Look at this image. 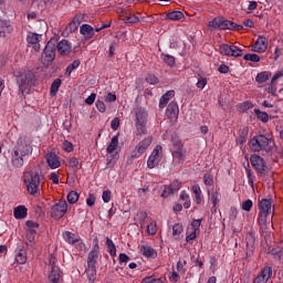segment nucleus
<instances>
[{"label":"nucleus","mask_w":283,"mask_h":283,"mask_svg":"<svg viewBox=\"0 0 283 283\" xmlns=\"http://www.w3.org/2000/svg\"><path fill=\"white\" fill-rule=\"evenodd\" d=\"M209 27L213 30H233V22L222 18H214L209 22Z\"/></svg>","instance_id":"9b49d317"},{"label":"nucleus","mask_w":283,"mask_h":283,"mask_svg":"<svg viewBox=\"0 0 283 283\" xmlns=\"http://www.w3.org/2000/svg\"><path fill=\"white\" fill-rule=\"evenodd\" d=\"M106 247L108 249V253L112 258H116V244H114V241L109 239V237H106Z\"/></svg>","instance_id":"4c0bfd02"},{"label":"nucleus","mask_w":283,"mask_h":283,"mask_svg":"<svg viewBox=\"0 0 283 283\" xmlns=\"http://www.w3.org/2000/svg\"><path fill=\"white\" fill-rule=\"evenodd\" d=\"M174 96H176L175 91H168L166 94H164L159 99L160 109H165V107H167V103H169Z\"/></svg>","instance_id":"bb28decb"},{"label":"nucleus","mask_w":283,"mask_h":283,"mask_svg":"<svg viewBox=\"0 0 283 283\" xmlns=\"http://www.w3.org/2000/svg\"><path fill=\"white\" fill-rule=\"evenodd\" d=\"M80 32L83 36H86V39H92V36H94V28L90 24H83L80 28Z\"/></svg>","instance_id":"7c9ffc66"},{"label":"nucleus","mask_w":283,"mask_h":283,"mask_svg":"<svg viewBox=\"0 0 283 283\" xmlns=\"http://www.w3.org/2000/svg\"><path fill=\"white\" fill-rule=\"evenodd\" d=\"M245 241H247L248 247H253V244H255V237L253 234L249 233L245 237Z\"/></svg>","instance_id":"13d9d810"},{"label":"nucleus","mask_w":283,"mask_h":283,"mask_svg":"<svg viewBox=\"0 0 283 283\" xmlns=\"http://www.w3.org/2000/svg\"><path fill=\"white\" fill-rule=\"evenodd\" d=\"M160 59L168 65V67H174V65H176V57L174 55L163 53Z\"/></svg>","instance_id":"c9c22d12"},{"label":"nucleus","mask_w":283,"mask_h":283,"mask_svg":"<svg viewBox=\"0 0 283 283\" xmlns=\"http://www.w3.org/2000/svg\"><path fill=\"white\" fill-rule=\"evenodd\" d=\"M185 154H187L185 151V149H178V150H174L172 151V156L177 159V160H185Z\"/></svg>","instance_id":"603ef678"},{"label":"nucleus","mask_w":283,"mask_h":283,"mask_svg":"<svg viewBox=\"0 0 283 283\" xmlns=\"http://www.w3.org/2000/svg\"><path fill=\"white\" fill-rule=\"evenodd\" d=\"M85 274L88 283L96 282V265H87L85 269Z\"/></svg>","instance_id":"c85d7f7f"},{"label":"nucleus","mask_w":283,"mask_h":283,"mask_svg":"<svg viewBox=\"0 0 283 283\" xmlns=\"http://www.w3.org/2000/svg\"><path fill=\"white\" fill-rule=\"evenodd\" d=\"M124 21H125V23H138V21H140V19H138V17H136L135 14L127 13L125 15Z\"/></svg>","instance_id":"8fccbe9b"},{"label":"nucleus","mask_w":283,"mask_h":283,"mask_svg":"<svg viewBox=\"0 0 283 283\" xmlns=\"http://www.w3.org/2000/svg\"><path fill=\"white\" fill-rule=\"evenodd\" d=\"M118 147V135L112 137L109 145L106 148L107 154H114Z\"/></svg>","instance_id":"473e14b6"},{"label":"nucleus","mask_w":283,"mask_h":283,"mask_svg":"<svg viewBox=\"0 0 283 283\" xmlns=\"http://www.w3.org/2000/svg\"><path fill=\"white\" fill-rule=\"evenodd\" d=\"M244 61H251L252 63H260V55L255 53H248L243 56Z\"/></svg>","instance_id":"de8ad7c7"},{"label":"nucleus","mask_w":283,"mask_h":283,"mask_svg":"<svg viewBox=\"0 0 283 283\" xmlns=\"http://www.w3.org/2000/svg\"><path fill=\"white\" fill-rule=\"evenodd\" d=\"M93 242H94L93 249L90 251L87 256V265L96 266V262L101 253V248L98 247V239H94Z\"/></svg>","instance_id":"ddd939ff"},{"label":"nucleus","mask_w":283,"mask_h":283,"mask_svg":"<svg viewBox=\"0 0 283 283\" xmlns=\"http://www.w3.org/2000/svg\"><path fill=\"white\" fill-rule=\"evenodd\" d=\"M24 185L30 196H36L39 188L41 187V176L39 172L29 171L24 175Z\"/></svg>","instance_id":"20e7f679"},{"label":"nucleus","mask_w":283,"mask_h":283,"mask_svg":"<svg viewBox=\"0 0 283 283\" xmlns=\"http://www.w3.org/2000/svg\"><path fill=\"white\" fill-rule=\"evenodd\" d=\"M146 82L149 83L150 85H157L158 77H156V75H154V74H148L146 76Z\"/></svg>","instance_id":"6e6d98bb"},{"label":"nucleus","mask_w":283,"mask_h":283,"mask_svg":"<svg viewBox=\"0 0 283 283\" xmlns=\"http://www.w3.org/2000/svg\"><path fill=\"white\" fill-rule=\"evenodd\" d=\"M254 114L258 120H261L262 123H269V113L262 112L260 108H255Z\"/></svg>","instance_id":"58836bf2"},{"label":"nucleus","mask_w":283,"mask_h":283,"mask_svg":"<svg viewBox=\"0 0 283 283\" xmlns=\"http://www.w3.org/2000/svg\"><path fill=\"white\" fill-rule=\"evenodd\" d=\"M78 197H80V196H78V192L72 190V191H70L69 195H67V202H69L70 205H76V202H78Z\"/></svg>","instance_id":"c03bdc74"},{"label":"nucleus","mask_w":283,"mask_h":283,"mask_svg":"<svg viewBox=\"0 0 283 283\" xmlns=\"http://www.w3.org/2000/svg\"><path fill=\"white\" fill-rule=\"evenodd\" d=\"M59 87H61V78H56L51 84V96H56V93L59 92Z\"/></svg>","instance_id":"37998d69"},{"label":"nucleus","mask_w":283,"mask_h":283,"mask_svg":"<svg viewBox=\"0 0 283 283\" xmlns=\"http://www.w3.org/2000/svg\"><path fill=\"white\" fill-rule=\"evenodd\" d=\"M147 231L149 233V235H156V233H158V226H156V222H150L147 226Z\"/></svg>","instance_id":"3c124183"},{"label":"nucleus","mask_w":283,"mask_h":283,"mask_svg":"<svg viewBox=\"0 0 283 283\" xmlns=\"http://www.w3.org/2000/svg\"><path fill=\"white\" fill-rule=\"evenodd\" d=\"M249 138V127H242L239 129V136L237 138L238 145H244Z\"/></svg>","instance_id":"c756f323"},{"label":"nucleus","mask_w":283,"mask_h":283,"mask_svg":"<svg viewBox=\"0 0 283 283\" xmlns=\"http://www.w3.org/2000/svg\"><path fill=\"white\" fill-rule=\"evenodd\" d=\"M151 143H154V138L151 136L144 138L132 150L130 158L133 159L140 158V156H143L146 149H149Z\"/></svg>","instance_id":"423d86ee"},{"label":"nucleus","mask_w":283,"mask_h":283,"mask_svg":"<svg viewBox=\"0 0 283 283\" xmlns=\"http://www.w3.org/2000/svg\"><path fill=\"white\" fill-rule=\"evenodd\" d=\"M12 23L6 19H0V38H6L8 34H12Z\"/></svg>","instance_id":"5701e85b"},{"label":"nucleus","mask_w":283,"mask_h":283,"mask_svg":"<svg viewBox=\"0 0 283 283\" xmlns=\"http://www.w3.org/2000/svg\"><path fill=\"white\" fill-rule=\"evenodd\" d=\"M56 48L61 56H67V54L72 52V43H70L67 40L60 41L59 44H55V49Z\"/></svg>","instance_id":"6ab92c4d"},{"label":"nucleus","mask_w":283,"mask_h":283,"mask_svg":"<svg viewBox=\"0 0 283 283\" xmlns=\"http://www.w3.org/2000/svg\"><path fill=\"white\" fill-rule=\"evenodd\" d=\"M208 196H210V200L213 205V207H217L220 202V192L216 189L208 190Z\"/></svg>","instance_id":"72a5a7b5"},{"label":"nucleus","mask_w":283,"mask_h":283,"mask_svg":"<svg viewBox=\"0 0 283 283\" xmlns=\"http://www.w3.org/2000/svg\"><path fill=\"white\" fill-rule=\"evenodd\" d=\"M64 151H67L69 154L74 150V145L72 143L65 140L62 145Z\"/></svg>","instance_id":"4d7b16f0"},{"label":"nucleus","mask_w":283,"mask_h":283,"mask_svg":"<svg viewBox=\"0 0 283 283\" xmlns=\"http://www.w3.org/2000/svg\"><path fill=\"white\" fill-rule=\"evenodd\" d=\"M67 165L69 167H72V168L78 167V158L72 157L71 159H69Z\"/></svg>","instance_id":"774afa93"},{"label":"nucleus","mask_w":283,"mask_h":283,"mask_svg":"<svg viewBox=\"0 0 283 283\" xmlns=\"http://www.w3.org/2000/svg\"><path fill=\"white\" fill-rule=\"evenodd\" d=\"M166 19L170 21H180V19H185V13L182 11H172L166 14Z\"/></svg>","instance_id":"f704fd0d"},{"label":"nucleus","mask_w":283,"mask_h":283,"mask_svg":"<svg viewBox=\"0 0 283 283\" xmlns=\"http://www.w3.org/2000/svg\"><path fill=\"white\" fill-rule=\"evenodd\" d=\"M15 262L18 264H25V262H28V253L25 252V250L21 249L17 251Z\"/></svg>","instance_id":"2f4dec72"},{"label":"nucleus","mask_w":283,"mask_h":283,"mask_svg":"<svg viewBox=\"0 0 283 283\" xmlns=\"http://www.w3.org/2000/svg\"><path fill=\"white\" fill-rule=\"evenodd\" d=\"M219 52L220 54H224V56H234V57L242 56V54H244L242 49H240V46L235 44H232V45L221 44L219 48Z\"/></svg>","instance_id":"9d476101"},{"label":"nucleus","mask_w":283,"mask_h":283,"mask_svg":"<svg viewBox=\"0 0 283 283\" xmlns=\"http://www.w3.org/2000/svg\"><path fill=\"white\" fill-rule=\"evenodd\" d=\"M180 200H182L185 209H189L191 207V199L189 198V193H187V191H181Z\"/></svg>","instance_id":"ea45409f"},{"label":"nucleus","mask_w":283,"mask_h":283,"mask_svg":"<svg viewBox=\"0 0 283 283\" xmlns=\"http://www.w3.org/2000/svg\"><path fill=\"white\" fill-rule=\"evenodd\" d=\"M269 216H271L270 213L266 212H259V226L261 227L262 231L266 230V226L269 224V227H271V218H269Z\"/></svg>","instance_id":"393cba45"},{"label":"nucleus","mask_w":283,"mask_h":283,"mask_svg":"<svg viewBox=\"0 0 283 283\" xmlns=\"http://www.w3.org/2000/svg\"><path fill=\"white\" fill-rule=\"evenodd\" d=\"M63 280V272H61V268L53 266L51 268L48 276V283H61Z\"/></svg>","instance_id":"2eb2a0df"},{"label":"nucleus","mask_w":283,"mask_h":283,"mask_svg":"<svg viewBox=\"0 0 283 283\" xmlns=\"http://www.w3.org/2000/svg\"><path fill=\"white\" fill-rule=\"evenodd\" d=\"M171 143H172L175 150L184 149V147H185V145L182 144V140H180V137H178V136H172Z\"/></svg>","instance_id":"79ce46f5"},{"label":"nucleus","mask_w":283,"mask_h":283,"mask_svg":"<svg viewBox=\"0 0 283 283\" xmlns=\"http://www.w3.org/2000/svg\"><path fill=\"white\" fill-rule=\"evenodd\" d=\"M63 238H64L65 242L75 247V249H77V251H83V249H85V244L83 243V240L81 239V237H78L74 233H72L70 231H65V232H63Z\"/></svg>","instance_id":"1a4fd4ad"},{"label":"nucleus","mask_w":283,"mask_h":283,"mask_svg":"<svg viewBox=\"0 0 283 283\" xmlns=\"http://www.w3.org/2000/svg\"><path fill=\"white\" fill-rule=\"evenodd\" d=\"M54 59H56V39H51L42 52L41 63L45 67H50L54 63Z\"/></svg>","instance_id":"39448f33"},{"label":"nucleus","mask_w":283,"mask_h":283,"mask_svg":"<svg viewBox=\"0 0 283 283\" xmlns=\"http://www.w3.org/2000/svg\"><path fill=\"white\" fill-rule=\"evenodd\" d=\"M65 213H67V201L65 200H60L51 208V218L54 220H61Z\"/></svg>","instance_id":"6e6552de"},{"label":"nucleus","mask_w":283,"mask_h":283,"mask_svg":"<svg viewBox=\"0 0 283 283\" xmlns=\"http://www.w3.org/2000/svg\"><path fill=\"white\" fill-rule=\"evenodd\" d=\"M134 112H135V118H136L135 124H147V118L149 114L145 108L136 107Z\"/></svg>","instance_id":"b1692460"},{"label":"nucleus","mask_w":283,"mask_h":283,"mask_svg":"<svg viewBox=\"0 0 283 283\" xmlns=\"http://www.w3.org/2000/svg\"><path fill=\"white\" fill-rule=\"evenodd\" d=\"M105 103H116V94L107 93L105 96Z\"/></svg>","instance_id":"680f3d73"},{"label":"nucleus","mask_w":283,"mask_h":283,"mask_svg":"<svg viewBox=\"0 0 283 283\" xmlns=\"http://www.w3.org/2000/svg\"><path fill=\"white\" fill-rule=\"evenodd\" d=\"M137 136H147V124H135Z\"/></svg>","instance_id":"a18cd8bd"},{"label":"nucleus","mask_w":283,"mask_h":283,"mask_svg":"<svg viewBox=\"0 0 283 283\" xmlns=\"http://www.w3.org/2000/svg\"><path fill=\"white\" fill-rule=\"evenodd\" d=\"M273 277V268L265 266L261 273L253 280V283H266Z\"/></svg>","instance_id":"4468645a"},{"label":"nucleus","mask_w":283,"mask_h":283,"mask_svg":"<svg viewBox=\"0 0 283 283\" xmlns=\"http://www.w3.org/2000/svg\"><path fill=\"white\" fill-rule=\"evenodd\" d=\"M249 147L251 151L271 154V151H273V147H275V143L273 139L260 134L250 139Z\"/></svg>","instance_id":"f03ea898"},{"label":"nucleus","mask_w":283,"mask_h":283,"mask_svg":"<svg viewBox=\"0 0 283 283\" xmlns=\"http://www.w3.org/2000/svg\"><path fill=\"white\" fill-rule=\"evenodd\" d=\"M160 160H163V146L157 145L151 151L150 156L147 160L148 169H154L160 165Z\"/></svg>","instance_id":"0eeeda50"},{"label":"nucleus","mask_w":283,"mask_h":283,"mask_svg":"<svg viewBox=\"0 0 283 283\" xmlns=\"http://www.w3.org/2000/svg\"><path fill=\"white\" fill-rule=\"evenodd\" d=\"M13 214L17 220H23L28 218V208H25V206H18L14 208Z\"/></svg>","instance_id":"cd10ccee"},{"label":"nucleus","mask_w":283,"mask_h":283,"mask_svg":"<svg viewBox=\"0 0 283 283\" xmlns=\"http://www.w3.org/2000/svg\"><path fill=\"white\" fill-rule=\"evenodd\" d=\"M241 209L243 211H251V209H253V201L251 199L245 200L242 206Z\"/></svg>","instance_id":"864d4df0"},{"label":"nucleus","mask_w":283,"mask_h":283,"mask_svg":"<svg viewBox=\"0 0 283 283\" xmlns=\"http://www.w3.org/2000/svg\"><path fill=\"white\" fill-rule=\"evenodd\" d=\"M111 127H112V129H114V132H116V129H118V127H120V119L118 117H115L111 122Z\"/></svg>","instance_id":"bf43d9fd"},{"label":"nucleus","mask_w":283,"mask_h":283,"mask_svg":"<svg viewBox=\"0 0 283 283\" xmlns=\"http://www.w3.org/2000/svg\"><path fill=\"white\" fill-rule=\"evenodd\" d=\"M200 224H202V219H197L191 222V227L193 231H198L200 229Z\"/></svg>","instance_id":"338daca9"},{"label":"nucleus","mask_w":283,"mask_h":283,"mask_svg":"<svg viewBox=\"0 0 283 283\" xmlns=\"http://www.w3.org/2000/svg\"><path fill=\"white\" fill-rule=\"evenodd\" d=\"M95 105H96V109L98 112H101L102 114H105V112L107 109V106H105V102L97 99Z\"/></svg>","instance_id":"5fc2aeb1"},{"label":"nucleus","mask_w":283,"mask_h":283,"mask_svg":"<svg viewBox=\"0 0 283 283\" xmlns=\"http://www.w3.org/2000/svg\"><path fill=\"white\" fill-rule=\"evenodd\" d=\"M49 266L51 269H54V266H59L56 265V256L54 254H50L49 256Z\"/></svg>","instance_id":"0e129e2a"},{"label":"nucleus","mask_w":283,"mask_h":283,"mask_svg":"<svg viewBox=\"0 0 283 283\" xmlns=\"http://www.w3.org/2000/svg\"><path fill=\"white\" fill-rule=\"evenodd\" d=\"M36 81V76L34 72L27 71L22 73L18 77V87H19V95L25 96V94H30V90L34 86V82Z\"/></svg>","instance_id":"7ed1b4c3"},{"label":"nucleus","mask_w":283,"mask_h":283,"mask_svg":"<svg viewBox=\"0 0 283 283\" xmlns=\"http://www.w3.org/2000/svg\"><path fill=\"white\" fill-rule=\"evenodd\" d=\"M182 231H185V228L182 227V224L176 223L172 227V235H174V238H178V235H180V233H182Z\"/></svg>","instance_id":"09e8293b"},{"label":"nucleus","mask_w":283,"mask_h":283,"mask_svg":"<svg viewBox=\"0 0 283 283\" xmlns=\"http://www.w3.org/2000/svg\"><path fill=\"white\" fill-rule=\"evenodd\" d=\"M250 163L258 174H260L261 176L264 175V172L266 171V164L264 163V159L262 157H260L259 155H252L250 157Z\"/></svg>","instance_id":"f8f14e48"},{"label":"nucleus","mask_w":283,"mask_h":283,"mask_svg":"<svg viewBox=\"0 0 283 283\" xmlns=\"http://www.w3.org/2000/svg\"><path fill=\"white\" fill-rule=\"evenodd\" d=\"M178 114H180V108H178V103L176 102H170L169 105L167 106L166 109V116L170 120H177L178 119Z\"/></svg>","instance_id":"a211bd4d"},{"label":"nucleus","mask_w":283,"mask_h":283,"mask_svg":"<svg viewBox=\"0 0 283 283\" xmlns=\"http://www.w3.org/2000/svg\"><path fill=\"white\" fill-rule=\"evenodd\" d=\"M203 185H206V187H213V175L211 172L203 175Z\"/></svg>","instance_id":"49530a36"},{"label":"nucleus","mask_w":283,"mask_h":283,"mask_svg":"<svg viewBox=\"0 0 283 283\" xmlns=\"http://www.w3.org/2000/svg\"><path fill=\"white\" fill-rule=\"evenodd\" d=\"M28 46L32 48L35 52L41 50V35L36 33H29L27 36Z\"/></svg>","instance_id":"dca6fc26"},{"label":"nucleus","mask_w":283,"mask_h":283,"mask_svg":"<svg viewBox=\"0 0 283 283\" xmlns=\"http://www.w3.org/2000/svg\"><path fill=\"white\" fill-rule=\"evenodd\" d=\"M269 48V40H266L264 36L259 35L258 40L255 41L254 45L252 46L253 52H266V49Z\"/></svg>","instance_id":"aec40b11"},{"label":"nucleus","mask_w":283,"mask_h":283,"mask_svg":"<svg viewBox=\"0 0 283 283\" xmlns=\"http://www.w3.org/2000/svg\"><path fill=\"white\" fill-rule=\"evenodd\" d=\"M32 154V147L23 139H19L11 151V165L14 169H21L25 163V158Z\"/></svg>","instance_id":"f257e3e1"},{"label":"nucleus","mask_w":283,"mask_h":283,"mask_svg":"<svg viewBox=\"0 0 283 283\" xmlns=\"http://www.w3.org/2000/svg\"><path fill=\"white\" fill-rule=\"evenodd\" d=\"M102 199L104 202H109L112 200V191L105 190L102 195Z\"/></svg>","instance_id":"e2e57ef3"},{"label":"nucleus","mask_w":283,"mask_h":283,"mask_svg":"<svg viewBox=\"0 0 283 283\" xmlns=\"http://www.w3.org/2000/svg\"><path fill=\"white\" fill-rule=\"evenodd\" d=\"M142 251L143 255H145L146 258H156L157 255L156 250H154V248L151 247H143Z\"/></svg>","instance_id":"a19ab883"},{"label":"nucleus","mask_w":283,"mask_h":283,"mask_svg":"<svg viewBox=\"0 0 283 283\" xmlns=\"http://www.w3.org/2000/svg\"><path fill=\"white\" fill-rule=\"evenodd\" d=\"M119 260V264H127V262H129V255L125 254V253H120L118 256Z\"/></svg>","instance_id":"69168bd1"},{"label":"nucleus","mask_w":283,"mask_h":283,"mask_svg":"<svg viewBox=\"0 0 283 283\" xmlns=\"http://www.w3.org/2000/svg\"><path fill=\"white\" fill-rule=\"evenodd\" d=\"M177 191H180V182L176 180L164 189L161 198H169V196H174Z\"/></svg>","instance_id":"4be33fe9"},{"label":"nucleus","mask_w":283,"mask_h":283,"mask_svg":"<svg viewBox=\"0 0 283 283\" xmlns=\"http://www.w3.org/2000/svg\"><path fill=\"white\" fill-rule=\"evenodd\" d=\"M271 78V72L269 71H263L261 73H258L255 81L256 83H266Z\"/></svg>","instance_id":"e433bc0d"},{"label":"nucleus","mask_w":283,"mask_h":283,"mask_svg":"<svg viewBox=\"0 0 283 283\" xmlns=\"http://www.w3.org/2000/svg\"><path fill=\"white\" fill-rule=\"evenodd\" d=\"M78 25H81V17L75 15L73 20L69 23L65 30L62 32L63 36H70V34L76 32L78 30Z\"/></svg>","instance_id":"f3484780"},{"label":"nucleus","mask_w":283,"mask_h":283,"mask_svg":"<svg viewBox=\"0 0 283 283\" xmlns=\"http://www.w3.org/2000/svg\"><path fill=\"white\" fill-rule=\"evenodd\" d=\"M45 160L51 169H59L61 167V159L55 153H48L45 155Z\"/></svg>","instance_id":"412c9836"},{"label":"nucleus","mask_w":283,"mask_h":283,"mask_svg":"<svg viewBox=\"0 0 283 283\" xmlns=\"http://www.w3.org/2000/svg\"><path fill=\"white\" fill-rule=\"evenodd\" d=\"M95 203H96V196L88 195V197L86 199L87 207H94Z\"/></svg>","instance_id":"052dcab7"},{"label":"nucleus","mask_w":283,"mask_h":283,"mask_svg":"<svg viewBox=\"0 0 283 283\" xmlns=\"http://www.w3.org/2000/svg\"><path fill=\"white\" fill-rule=\"evenodd\" d=\"M272 202L271 199L259 200V213H270L271 214Z\"/></svg>","instance_id":"a878e982"}]
</instances>
